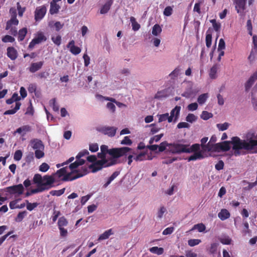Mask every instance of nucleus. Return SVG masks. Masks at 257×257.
Listing matches in <instances>:
<instances>
[{
    "label": "nucleus",
    "instance_id": "f257e3e1",
    "mask_svg": "<svg viewBox=\"0 0 257 257\" xmlns=\"http://www.w3.org/2000/svg\"><path fill=\"white\" fill-rule=\"evenodd\" d=\"M232 145L233 155L235 156L240 155V150H244L250 154L257 153V139L252 138L246 140H241L239 137H234L231 141H224L221 143V151L227 152L230 149V144Z\"/></svg>",
    "mask_w": 257,
    "mask_h": 257
},
{
    "label": "nucleus",
    "instance_id": "f03ea898",
    "mask_svg": "<svg viewBox=\"0 0 257 257\" xmlns=\"http://www.w3.org/2000/svg\"><path fill=\"white\" fill-rule=\"evenodd\" d=\"M33 182L37 185V187L27 192L25 194L26 197L48 190L55 186L54 177L48 175L42 176L39 174H35L33 177Z\"/></svg>",
    "mask_w": 257,
    "mask_h": 257
},
{
    "label": "nucleus",
    "instance_id": "7ed1b4c3",
    "mask_svg": "<svg viewBox=\"0 0 257 257\" xmlns=\"http://www.w3.org/2000/svg\"><path fill=\"white\" fill-rule=\"evenodd\" d=\"M88 172L87 168L86 166L82 167L80 170L72 171L70 173H67L66 168L63 167L57 170L56 174H53L52 176L53 177L56 175H57L59 178L63 177L62 178L63 181H71L85 176ZM54 179L55 180V179Z\"/></svg>",
    "mask_w": 257,
    "mask_h": 257
},
{
    "label": "nucleus",
    "instance_id": "20e7f679",
    "mask_svg": "<svg viewBox=\"0 0 257 257\" xmlns=\"http://www.w3.org/2000/svg\"><path fill=\"white\" fill-rule=\"evenodd\" d=\"M131 148L128 147H122V148H113L108 149L107 145H102L100 147V151L105 153L108 154L113 159L118 158L121 156L126 155L127 153L132 151Z\"/></svg>",
    "mask_w": 257,
    "mask_h": 257
},
{
    "label": "nucleus",
    "instance_id": "39448f33",
    "mask_svg": "<svg viewBox=\"0 0 257 257\" xmlns=\"http://www.w3.org/2000/svg\"><path fill=\"white\" fill-rule=\"evenodd\" d=\"M168 151L172 154H181L188 152L186 145L179 143H171L169 145Z\"/></svg>",
    "mask_w": 257,
    "mask_h": 257
},
{
    "label": "nucleus",
    "instance_id": "423d86ee",
    "mask_svg": "<svg viewBox=\"0 0 257 257\" xmlns=\"http://www.w3.org/2000/svg\"><path fill=\"white\" fill-rule=\"evenodd\" d=\"M116 164L115 160H111L108 164L104 163L103 160H98L94 163L90 165L89 168L92 169L93 172H97L101 170L103 167H109Z\"/></svg>",
    "mask_w": 257,
    "mask_h": 257
},
{
    "label": "nucleus",
    "instance_id": "0eeeda50",
    "mask_svg": "<svg viewBox=\"0 0 257 257\" xmlns=\"http://www.w3.org/2000/svg\"><path fill=\"white\" fill-rule=\"evenodd\" d=\"M24 191V188L22 184L11 186L7 187L6 191L11 195H14L16 196H18L23 194Z\"/></svg>",
    "mask_w": 257,
    "mask_h": 257
},
{
    "label": "nucleus",
    "instance_id": "6e6552de",
    "mask_svg": "<svg viewBox=\"0 0 257 257\" xmlns=\"http://www.w3.org/2000/svg\"><path fill=\"white\" fill-rule=\"evenodd\" d=\"M12 98L16 101V105L15 108L12 109H9L5 112L4 114H13L16 113L20 109L22 103L19 102L21 100V97L19 96L17 92H15L12 96Z\"/></svg>",
    "mask_w": 257,
    "mask_h": 257
},
{
    "label": "nucleus",
    "instance_id": "1a4fd4ad",
    "mask_svg": "<svg viewBox=\"0 0 257 257\" xmlns=\"http://www.w3.org/2000/svg\"><path fill=\"white\" fill-rule=\"evenodd\" d=\"M47 37L42 32H38L35 37L33 38L31 42L29 44V47L33 48L37 44H39L42 42L46 41Z\"/></svg>",
    "mask_w": 257,
    "mask_h": 257
},
{
    "label": "nucleus",
    "instance_id": "9d476101",
    "mask_svg": "<svg viewBox=\"0 0 257 257\" xmlns=\"http://www.w3.org/2000/svg\"><path fill=\"white\" fill-rule=\"evenodd\" d=\"M47 8L45 6L37 7L34 12V19L36 21L42 20L46 15Z\"/></svg>",
    "mask_w": 257,
    "mask_h": 257
},
{
    "label": "nucleus",
    "instance_id": "9b49d317",
    "mask_svg": "<svg viewBox=\"0 0 257 257\" xmlns=\"http://www.w3.org/2000/svg\"><path fill=\"white\" fill-rule=\"evenodd\" d=\"M246 1V0H234L235 10L240 16H243L244 15V11L245 9Z\"/></svg>",
    "mask_w": 257,
    "mask_h": 257
},
{
    "label": "nucleus",
    "instance_id": "f8f14e48",
    "mask_svg": "<svg viewBox=\"0 0 257 257\" xmlns=\"http://www.w3.org/2000/svg\"><path fill=\"white\" fill-rule=\"evenodd\" d=\"M117 128L114 126H102L98 129V131L102 133L104 135H107L110 137H114Z\"/></svg>",
    "mask_w": 257,
    "mask_h": 257
},
{
    "label": "nucleus",
    "instance_id": "ddd939ff",
    "mask_svg": "<svg viewBox=\"0 0 257 257\" xmlns=\"http://www.w3.org/2000/svg\"><path fill=\"white\" fill-rule=\"evenodd\" d=\"M7 50L8 57L11 60H15L18 58V51L14 47H9Z\"/></svg>",
    "mask_w": 257,
    "mask_h": 257
},
{
    "label": "nucleus",
    "instance_id": "4468645a",
    "mask_svg": "<svg viewBox=\"0 0 257 257\" xmlns=\"http://www.w3.org/2000/svg\"><path fill=\"white\" fill-rule=\"evenodd\" d=\"M31 144L33 150H37L45 149L43 142L39 139H34L31 141Z\"/></svg>",
    "mask_w": 257,
    "mask_h": 257
},
{
    "label": "nucleus",
    "instance_id": "2eb2a0df",
    "mask_svg": "<svg viewBox=\"0 0 257 257\" xmlns=\"http://www.w3.org/2000/svg\"><path fill=\"white\" fill-rule=\"evenodd\" d=\"M75 42L73 40L71 41L67 45V48H69L71 53L74 55H77L80 54L81 49L75 46Z\"/></svg>",
    "mask_w": 257,
    "mask_h": 257
},
{
    "label": "nucleus",
    "instance_id": "dca6fc26",
    "mask_svg": "<svg viewBox=\"0 0 257 257\" xmlns=\"http://www.w3.org/2000/svg\"><path fill=\"white\" fill-rule=\"evenodd\" d=\"M44 64L43 61H40L31 63L29 67V71L31 73H35L42 68Z\"/></svg>",
    "mask_w": 257,
    "mask_h": 257
},
{
    "label": "nucleus",
    "instance_id": "f3484780",
    "mask_svg": "<svg viewBox=\"0 0 257 257\" xmlns=\"http://www.w3.org/2000/svg\"><path fill=\"white\" fill-rule=\"evenodd\" d=\"M257 79V71L254 72L245 84L246 91H248L252 86L254 82Z\"/></svg>",
    "mask_w": 257,
    "mask_h": 257
},
{
    "label": "nucleus",
    "instance_id": "a211bd4d",
    "mask_svg": "<svg viewBox=\"0 0 257 257\" xmlns=\"http://www.w3.org/2000/svg\"><path fill=\"white\" fill-rule=\"evenodd\" d=\"M181 110V106H178V105H176L175 108L172 109L170 113V115H169V122H171L173 121V118L175 116V119H176L179 113Z\"/></svg>",
    "mask_w": 257,
    "mask_h": 257
},
{
    "label": "nucleus",
    "instance_id": "6ab92c4d",
    "mask_svg": "<svg viewBox=\"0 0 257 257\" xmlns=\"http://www.w3.org/2000/svg\"><path fill=\"white\" fill-rule=\"evenodd\" d=\"M85 163V160H76L75 162L69 165V168L72 170V171L75 170H80L81 168L80 169H76V168H77L79 166L84 165Z\"/></svg>",
    "mask_w": 257,
    "mask_h": 257
},
{
    "label": "nucleus",
    "instance_id": "aec40b11",
    "mask_svg": "<svg viewBox=\"0 0 257 257\" xmlns=\"http://www.w3.org/2000/svg\"><path fill=\"white\" fill-rule=\"evenodd\" d=\"M230 216V213L226 209H222L218 214V217L221 220H225L229 218Z\"/></svg>",
    "mask_w": 257,
    "mask_h": 257
},
{
    "label": "nucleus",
    "instance_id": "412c9836",
    "mask_svg": "<svg viewBox=\"0 0 257 257\" xmlns=\"http://www.w3.org/2000/svg\"><path fill=\"white\" fill-rule=\"evenodd\" d=\"M113 3V0H108L104 5L101 7L100 13L101 14H106L110 10L111 6Z\"/></svg>",
    "mask_w": 257,
    "mask_h": 257
},
{
    "label": "nucleus",
    "instance_id": "4be33fe9",
    "mask_svg": "<svg viewBox=\"0 0 257 257\" xmlns=\"http://www.w3.org/2000/svg\"><path fill=\"white\" fill-rule=\"evenodd\" d=\"M200 145L199 144H194L190 146L189 148V145H186V150L189 152H186V153H190L192 152H200Z\"/></svg>",
    "mask_w": 257,
    "mask_h": 257
},
{
    "label": "nucleus",
    "instance_id": "5701e85b",
    "mask_svg": "<svg viewBox=\"0 0 257 257\" xmlns=\"http://www.w3.org/2000/svg\"><path fill=\"white\" fill-rule=\"evenodd\" d=\"M168 96L167 90L166 89L158 91L154 96V98L160 99Z\"/></svg>",
    "mask_w": 257,
    "mask_h": 257
},
{
    "label": "nucleus",
    "instance_id": "b1692460",
    "mask_svg": "<svg viewBox=\"0 0 257 257\" xmlns=\"http://www.w3.org/2000/svg\"><path fill=\"white\" fill-rule=\"evenodd\" d=\"M60 6L57 4L51 3L49 13L51 15H53L58 13Z\"/></svg>",
    "mask_w": 257,
    "mask_h": 257
},
{
    "label": "nucleus",
    "instance_id": "393cba45",
    "mask_svg": "<svg viewBox=\"0 0 257 257\" xmlns=\"http://www.w3.org/2000/svg\"><path fill=\"white\" fill-rule=\"evenodd\" d=\"M212 35L211 31L209 29L207 31L205 37L206 46L207 48L210 47L212 44Z\"/></svg>",
    "mask_w": 257,
    "mask_h": 257
},
{
    "label": "nucleus",
    "instance_id": "a878e982",
    "mask_svg": "<svg viewBox=\"0 0 257 257\" xmlns=\"http://www.w3.org/2000/svg\"><path fill=\"white\" fill-rule=\"evenodd\" d=\"M28 31L26 28H24L19 30L18 32V39L20 42H22L24 40V38L27 34Z\"/></svg>",
    "mask_w": 257,
    "mask_h": 257
},
{
    "label": "nucleus",
    "instance_id": "bb28decb",
    "mask_svg": "<svg viewBox=\"0 0 257 257\" xmlns=\"http://www.w3.org/2000/svg\"><path fill=\"white\" fill-rule=\"evenodd\" d=\"M19 24V20L17 18L11 17L7 23L6 29L8 30L12 27V25H17Z\"/></svg>",
    "mask_w": 257,
    "mask_h": 257
},
{
    "label": "nucleus",
    "instance_id": "cd10ccee",
    "mask_svg": "<svg viewBox=\"0 0 257 257\" xmlns=\"http://www.w3.org/2000/svg\"><path fill=\"white\" fill-rule=\"evenodd\" d=\"M203 158L204 157L202 155V153L201 152H195L193 155L190 156L189 158H188V160L189 161H191V160H197V159H201Z\"/></svg>",
    "mask_w": 257,
    "mask_h": 257
},
{
    "label": "nucleus",
    "instance_id": "c85d7f7f",
    "mask_svg": "<svg viewBox=\"0 0 257 257\" xmlns=\"http://www.w3.org/2000/svg\"><path fill=\"white\" fill-rule=\"evenodd\" d=\"M112 234V229H108L99 236L98 240H103V239H107Z\"/></svg>",
    "mask_w": 257,
    "mask_h": 257
},
{
    "label": "nucleus",
    "instance_id": "c756f323",
    "mask_svg": "<svg viewBox=\"0 0 257 257\" xmlns=\"http://www.w3.org/2000/svg\"><path fill=\"white\" fill-rule=\"evenodd\" d=\"M151 252L155 253L158 255L163 254L164 249L163 247H159L158 246H153L149 248Z\"/></svg>",
    "mask_w": 257,
    "mask_h": 257
},
{
    "label": "nucleus",
    "instance_id": "7c9ffc66",
    "mask_svg": "<svg viewBox=\"0 0 257 257\" xmlns=\"http://www.w3.org/2000/svg\"><path fill=\"white\" fill-rule=\"evenodd\" d=\"M119 171H114L112 173V174L108 179L107 182L103 185V187L105 188L109 183L113 181L115 178H116L119 175Z\"/></svg>",
    "mask_w": 257,
    "mask_h": 257
},
{
    "label": "nucleus",
    "instance_id": "2f4dec72",
    "mask_svg": "<svg viewBox=\"0 0 257 257\" xmlns=\"http://www.w3.org/2000/svg\"><path fill=\"white\" fill-rule=\"evenodd\" d=\"M162 31V29L160 25L156 24L154 25L152 28V33L154 36H158Z\"/></svg>",
    "mask_w": 257,
    "mask_h": 257
},
{
    "label": "nucleus",
    "instance_id": "473e14b6",
    "mask_svg": "<svg viewBox=\"0 0 257 257\" xmlns=\"http://www.w3.org/2000/svg\"><path fill=\"white\" fill-rule=\"evenodd\" d=\"M218 245V243H211L210 246L207 249L209 253L210 254L214 255L217 251Z\"/></svg>",
    "mask_w": 257,
    "mask_h": 257
},
{
    "label": "nucleus",
    "instance_id": "72a5a7b5",
    "mask_svg": "<svg viewBox=\"0 0 257 257\" xmlns=\"http://www.w3.org/2000/svg\"><path fill=\"white\" fill-rule=\"evenodd\" d=\"M182 96L189 98L193 95H195V92L192 88L186 90L181 94Z\"/></svg>",
    "mask_w": 257,
    "mask_h": 257
},
{
    "label": "nucleus",
    "instance_id": "f704fd0d",
    "mask_svg": "<svg viewBox=\"0 0 257 257\" xmlns=\"http://www.w3.org/2000/svg\"><path fill=\"white\" fill-rule=\"evenodd\" d=\"M201 242V240L200 239H189L188 240V245L190 246H194L195 245H198Z\"/></svg>",
    "mask_w": 257,
    "mask_h": 257
},
{
    "label": "nucleus",
    "instance_id": "c9c22d12",
    "mask_svg": "<svg viewBox=\"0 0 257 257\" xmlns=\"http://www.w3.org/2000/svg\"><path fill=\"white\" fill-rule=\"evenodd\" d=\"M206 229L205 225L202 223L195 224L193 227L192 229H197L200 232H202L205 231Z\"/></svg>",
    "mask_w": 257,
    "mask_h": 257
},
{
    "label": "nucleus",
    "instance_id": "e433bc0d",
    "mask_svg": "<svg viewBox=\"0 0 257 257\" xmlns=\"http://www.w3.org/2000/svg\"><path fill=\"white\" fill-rule=\"evenodd\" d=\"M25 202L26 203L27 209L29 211H32L39 205V203L36 202L33 203H30L28 200H26Z\"/></svg>",
    "mask_w": 257,
    "mask_h": 257
},
{
    "label": "nucleus",
    "instance_id": "4c0bfd02",
    "mask_svg": "<svg viewBox=\"0 0 257 257\" xmlns=\"http://www.w3.org/2000/svg\"><path fill=\"white\" fill-rule=\"evenodd\" d=\"M68 223V221L64 216L61 217L58 221V227H63L67 226Z\"/></svg>",
    "mask_w": 257,
    "mask_h": 257
},
{
    "label": "nucleus",
    "instance_id": "58836bf2",
    "mask_svg": "<svg viewBox=\"0 0 257 257\" xmlns=\"http://www.w3.org/2000/svg\"><path fill=\"white\" fill-rule=\"evenodd\" d=\"M208 98V94L207 93H204L201 94L197 99V101L200 104H203L207 99Z\"/></svg>",
    "mask_w": 257,
    "mask_h": 257
},
{
    "label": "nucleus",
    "instance_id": "ea45409f",
    "mask_svg": "<svg viewBox=\"0 0 257 257\" xmlns=\"http://www.w3.org/2000/svg\"><path fill=\"white\" fill-rule=\"evenodd\" d=\"M203 0H200L198 3H196L194 5L193 11L194 12H197L199 15H200L201 14L200 7L201 4H203Z\"/></svg>",
    "mask_w": 257,
    "mask_h": 257
},
{
    "label": "nucleus",
    "instance_id": "a19ab883",
    "mask_svg": "<svg viewBox=\"0 0 257 257\" xmlns=\"http://www.w3.org/2000/svg\"><path fill=\"white\" fill-rule=\"evenodd\" d=\"M213 116V114L206 111H203L201 114V117L203 120H208Z\"/></svg>",
    "mask_w": 257,
    "mask_h": 257
},
{
    "label": "nucleus",
    "instance_id": "79ce46f5",
    "mask_svg": "<svg viewBox=\"0 0 257 257\" xmlns=\"http://www.w3.org/2000/svg\"><path fill=\"white\" fill-rule=\"evenodd\" d=\"M210 21L212 24L215 31L219 32L221 28L220 23L216 22L215 19L211 20Z\"/></svg>",
    "mask_w": 257,
    "mask_h": 257
},
{
    "label": "nucleus",
    "instance_id": "37998d69",
    "mask_svg": "<svg viewBox=\"0 0 257 257\" xmlns=\"http://www.w3.org/2000/svg\"><path fill=\"white\" fill-rule=\"evenodd\" d=\"M131 21L132 22L133 30L135 31H138L140 28V25L136 21V19L134 17H131Z\"/></svg>",
    "mask_w": 257,
    "mask_h": 257
},
{
    "label": "nucleus",
    "instance_id": "c03bdc74",
    "mask_svg": "<svg viewBox=\"0 0 257 257\" xmlns=\"http://www.w3.org/2000/svg\"><path fill=\"white\" fill-rule=\"evenodd\" d=\"M27 213V212L25 210L20 212L16 218L15 220L17 222H21L25 216H26Z\"/></svg>",
    "mask_w": 257,
    "mask_h": 257
},
{
    "label": "nucleus",
    "instance_id": "a18cd8bd",
    "mask_svg": "<svg viewBox=\"0 0 257 257\" xmlns=\"http://www.w3.org/2000/svg\"><path fill=\"white\" fill-rule=\"evenodd\" d=\"M44 149L37 150L35 151V156L37 159L43 158L45 156Z\"/></svg>",
    "mask_w": 257,
    "mask_h": 257
},
{
    "label": "nucleus",
    "instance_id": "49530a36",
    "mask_svg": "<svg viewBox=\"0 0 257 257\" xmlns=\"http://www.w3.org/2000/svg\"><path fill=\"white\" fill-rule=\"evenodd\" d=\"M213 143H211L209 142L207 144L203 145L202 149L204 151L213 152Z\"/></svg>",
    "mask_w": 257,
    "mask_h": 257
},
{
    "label": "nucleus",
    "instance_id": "de8ad7c7",
    "mask_svg": "<svg viewBox=\"0 0 257 257\" xmlns=\"http://www.w3.org/2000/svg\"><path fill=\"white\" fill-rule=\"evenodd\" d=\"M15 41V38L9 35H7L2 38V41L4 43H13Z\"/></svg>",
    "mask_w": 257,
    "mask_h": 257
},
{
    "label": "nucleus",
    "instance_id": "09e8293b",
    "mask_svg": "<svg viewBox=\"0 0 257 257\" xmlns=\"http://www.w3.org/2000/svg\"><path fill=\"white\" fill-rule=\"evenodd\" d=\"M65 190V188H63L59 190H52L50 192V194L52 196H60L64 194Z\"/></svg>",
    "mask_w": 257,
    "mask_h": 257
},
{
    "label": "nucleus",
    "instance_id": "8fccbe9b",
    "mask_svg": "<svg viewBox=\"0 0 257 257\" xmlns=\"http://www.w3.org/2000/svg\"><path fill=\"white\" fill-rule=\"evenodd\" d=\"M181 71V69L179 66H178L176 68L174 71H173L170 74L169 76L171 78H174L177 77L180 74Z\"/></svg>",
    "mask_w": 257,
    "mask_h": 257
},
{
    "label": "nucleus",
    "instance_id": "3c124183",
    "mask_svg": "<svg viewBox=\"0 0 257 257\" xmlns=\"http://www.w3.org/2000/svg\"><path fill=\"white\" fill-rule=\"evenodd\" d=\"M197 117L192 113H189L186 118L187 122L192 123L196 120Z\"/></svg>",
    "mask_w": 257,
    "mask_h": 257
},
{
    "label": "nucleus",
    "instance_id": "603ef678",
    "mask_svg": "<svg viewBox=\"0 0 257 257\" xmlns=\"http://www.w3.org/2000/svg\"><path fill=\"white\" fill-rule=\"evenodd\" d=\"M173 13V9L170 6L166 7L163 11V15L167 17H169L172 15Z\"/></svg>",
    "mask_w": 257,
    "mask_h": 257
},
{
    "label": "nucleus",
    "instance_id": "864d4df0",
    "mask_svg": "<svg viewBox=\"0 0 257 257\" xmlns=\"http://www.w3.org/2000/svg\"><path fill=\"white\" fill-rule=\"evenodd\" d=\"M134 159L137 162H140L143 161V160H146V155L144 153H141L138 154L136 157H135Z\"/></svg>",
    "mask_w": 257,
    "mask_h": 257
},
{
    "label": "nucleus",
    "instance_id": "5fc2aeb1",
    "mask_svg": "<svg viewBox=\"0 0 257 257\" xmlns=\"http://www.w3.org/2000/svg\"><path fill=\"white\" fill-rule=\"evenodd\" d=\"M229 124L227 122H225L224 123H218L216 124V127L220 131H225L227 129Z\"/></svg>",
    "mask_w": 257,
    "mask_h": 257
},
{
    "label": "nucleus",
    "instance_id": "6e6d98bb",
    "mask_svg": "<svg viewBox=\"0 0 257 257\" xmlns=\"http://www.w3.org/2000/svg\"><path fill=\"white\" fill-rule=\"evenodd\" d=\"M53 42L57 46H60L61 42V37L60 35H57L56 37L52 36L51 38Z\"/></svg>",
    "mask_w": 257,
    "mask_h": 257
},
{
    "label": "nucleus",
    "instance_id": "4d7b16f0",
    "mask_svg": "<svg viewBox=\"0 0 257 257\" xmlns=\"http://www.w3.org/2000/svg\"><path fill=\"white\" fill-rule=\"evenodd\" d=\"M169 115L168 113H164L159 115V121L160 122L166 121L167 120L169 122Z\"/></svg>",
    "mask_w": 257,
    "mask_h": 257
},
{
    "label": "nucleus",
    "instance_id": "13d9d810",
    "mask_svg": "<svg viewBox=\"0 0 257 257\" xmlns=\"http://www.w3.org/2000/svg\"><path fill=\"white\" fill-rule=\"evenodd\" d=\"M169 145L166 141H164L162 142L159 146H158L159 151L160 152H163L166 150V147L168 146L169 147Z\"/></svg>",
    "mask_w": 257,
    "mask_h": 257
},
{
    "label": "nucleus",
    "instance_id": "bf43d9fd",
    "mask_svg": "<svg viewBox=\"0 0 257 257\" xmlns=\"http://www.w3.org/2000/svg\"><path fill=\"white\" fill-rule=\"evenodd\" d=\"M217 68L216 65H214L210 69L209 75L210 78L214 79L216 77Z\"/></svg>",
    "mask_w": 257,
    "mask_h": 257
},
{
    "label": "nucleus",
    "instance_id": "052dcab7",
    "mask_svg": "<svg viewBox=\"0 0 257 257\" xmlns=\"http://www.w3.org/2000/svg\"><path fill=\"white\" fill-rule=\"evenodd\" d=\"M198 104L197 102H193L188 104V110L189 111H194L198 109Z\"/></svg>",
    "mask_w": 257,
    "mask_h": 257
},
{
    "label": "nucleus",
    "instance_id": "680f3d73",
    "mask_svg": "<svg viewBox=\"0 0 257 257\" xmlns=\"http://www.w3.org/2000/svg\"><path fill=\"white\" fill-rule=\"evenodd\" d=\"M89 150L91 152H96L99 150L97 144H91L89 145Z\"/></svg>",
    "mask_w": 257,
    "mask_h": 257
},
{
    "label": "nucleus",
    "instance_id": "e2e57ef3",
    "mask_svg": "<svg viewBox=\"0 0 257 257\" xmlns=\"http://www.w3.org/2000/svg\"><path fill=\"white\" fill-rule=\"evenodd\" d=\"M49 169V166L46 163H42L39 167V170L41 172H47Z\"/></svg>",
    "mask_w": 257,
    "mask_h": 257
},
{
    "label": "nucleus",
    "instance_id": "0e129e2a",
    "mask_svg": "<svg viewBox=\"0 0 257 257\" xmlns=\"http://www.w3.org/2000/svg\"><path fill=\"white\" fill-rule=\"evenodd\" d=\"M22 153L21 150H18L15 152L14 155V158L15 160H17V161H19V160H20L22 159Z\"/></svg>",
    "mask_w": 257,
    "mask_h": 257
},
{
    "label": "nucleus",
    "instance_id": "69168bd1",
    "mask_svg": "<svg viewBox=\"0 0 257 257\" xmlns=\"http://www.w3.org/2000/svg\"><path fill=\"white\" fill-rule=\"evenodd\" d=\"M225 48V43L223 38H221L219 40L218 46V51H220L221 50H223Z\"/></svg>",
    "mask_w": 257,
    "mask_h": 257
},
{
    "label": "nucleus",
    "instance_id": "338daca9",
    "mask_svg": "<svg viewBox=\"0 0 257 257\" xmlns=\"http://www.w3.org/2000/svg\"><path fill=\"white\" fill-rule=\"evenodd\" d=\"M17 9L18 10L19 16L20 17H22L23 13L25 11L26 8L25 7L22 8L21 7L20 3L19 2L17 3Z\"/></svg>",
    "mask_w": 257,
    "mask_h": 257
},
{
    "label": "nucleus",
    "instance_id": "774afa93",
    "mask_svg": "<svg viewBox=\"0 0 257 257\" xmlns=\"http://www.w3.org/2000/svg\"><path fill=\"white\" fill-rule=\"evenodd\" d=\"M133 143L132 141L130 139L129 137H125L123 140L121 142L122 145H131Z\"/></svg>",
    "mask_w": 257,
    "mask_h": 257
}]
</instances>
